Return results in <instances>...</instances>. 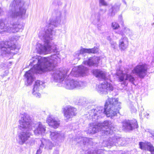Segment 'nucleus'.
Instances as JSON below:
<instances>
[{
    "label": "nucleus",
    "mask_w": 154,
    "mask_h": 154,
    "mask_svg": "<svg viewBox=\"0 0 154 154\" xmlns=\"http://www.w3.org/2000/svg\"><path fill=\"white\" fill-rule=\"evenodd\" d=\"M62 12L59 10H55L52 13V17L50 20L48 26V29L45 31H40L39 33V38L44 42V45L40 43L37 44L36 48L40 54H46L49 53L51 50L54 52H57V46L51 45L53 30L60 24L61 20Z\"/></svg>",
    "instance_id": "f257e3e1"
},
{
    "label": "nucleus",
    "mask_w": 154,
    "mask_h": 154,
    "mask_svg": "<svg viewBox=\"0 0 154 154\" xmlns=\"http://www.w3.org/2000/svg\"><path fill=\"white\" fill-rule=\"evenodd\" d=\"M60 57L57 54L47 57L37 56L35 58H33L32 63H30L34 65L33 67L25 74L26 79V85H31L34 81V73L41 74L45 71L53 70L55 64L60 62Z\"/></svg>",
    "instance_id": "f03ea898"
},
{
    "label": "nucleus",
    "mask_w": 154,
    "mask_h": 154,
    "mask_svg": "<svg viewBox=\"0 0 154 154\" xmlns=\"http://www.w3.org/2000/svg\"><path fill=\"white\" fill-rule=\"evenodd\" d=\"M20 119L19 120V128L22 131L18 135L20 144L22 145L30 138L32 133L30 132L32 128L31 127L30 118L27 114L24 113L21 114Z\"/></svg>",
    "instance_id": "7ed1b4c3"
},
{
    "label": "nucleus",
    "mask_w": 154,
    "mask_h": 154,
    "mask_svg": "<svg viewBox=\"0 0 154 154\" xmlns=\"http://www.w3.org/2000/svg\"><path fill=\"white\" fill-rule=\"evenodd\" d=\"M115 131V127L109 121H105L102 123H99L97 125L90 124L88 133L94 134L100 131L102 133L108 135L109 134H112L113 131Z\"/></svg>",
    "instance_id": "20e7f679"
},
{
    "label": "nucleus",
    "mask_w": 154,
    "mask_h": 154,
    "mask_svg": "<svg viewBox=\"0 0 154 154\" xmlns=\"http://www.w3.org/2000/svg\"><path fill=\"white\" fill-rule=\"evenodd\" d=\"M121 104L118 98H109L105 104V114L107 117L112 118L119 113V111L121 109Z\"/></svg>",
    "instance_id": "39448f33"
},
{
    "label": "nucleus",
    "mask_w": 154,
    "mask_h": 154,
    "mask_svg": "<svg viewBox=\"0 0 154 154\" xmlns=\"http://www.w3.org/2000/svg\"><path fill=\"white\" fill-rule=\"evenodd\" d=\"M23 2L21 0H14L10 6L8 15L12 18L21 17L26 12L23 7Z\"/></svg>",
    "instance_id": "423d86ee"
},
{
    "label": "nucleus",
    "mask_w": 154,
    "mask_h": 154,
    "mask_svg": "<svg viewBox=\"0 0 154 154\" xmlns=\"http://www.w3.org/2000/svg\"><path fill=\"white\" fill-rule=\"evenodd\" d=\"M20 48L15 44L12 45L9 42H0V56H12L16 54Z\"/></svg>",
    "instance_id": "0eeeda50"
},
{
    "label": "nucleus",
    "mask_w": 154,
    "mask_h": 154,
    "mask_svg": "<svg viewBox=\"0 0 154 154\" xmlns=\"http://www.w3.org/2000/svg\"><path fill=\"white\" fill-rule=\"evenodd\" d=\"M23 26L18 22L13 23L10 24L7 23L4 19H0V33L4 32L16 33L22 29Z\"/></svg>",
    "instance_id": "6e6552de"
},
{
    "label": "nucleus",
    "mask_w": 154,
    "mask_h": 154,
    "mask_svg": "<svg viewBox=\"0 0 154 154\" xmlns=\"http://www.w3.org/2000/svg\"><path fill=\"white\" fill-rule=\"evenodd\" d=\"M147 65L145 63H142L135 67L132 72L140 79H143L147 75Z\"/></svg>",
    "instance_id": "1a4fd4ad"
},
{
    "label": "nucleus",
    "mask_w": 154,
    "mask_h": 154,
    "mask_svg": "<svg viewBox=\"0 0 154 154\" xmlns=\"http://www.w3.org/2000/svg\"><path fill=\"white\" fill-rule=\"evenodd\" d=\"M87 83L85 82L79 81L73 79L66 81L65 87L69 89H73L75 88H83L86 86Z\"/></svg>",
    "instance_id": "9d476101"
},
{
    "label": "nucleus",
    "mask_w": 154,
    "mask_h": 154,
    "mask_svg": "<svg viewBox=\"0 0 154 154\" xmlns=\"http://www.w3.org/2000/svg\"><path fill=\"white\" fill-rule=\"evenodd\" d=\"M126 144V141L124 138L116 136L112 138H110L106 145L107 147H109V146L114 145L124 146Z\"/></svg>",
    "instance_id": "9b49d317"
},
{
    "label": "nucleus",
    "mask_w": 154,
    "mask_h": 154,
    "mask_svg": "<svg viewBox=\"0 0 154 154\" xmlns=\"http://www.w3.org/2000/svg\"><path fill=\"white\" fill-rule=\"evenodd\" d=\"M96 89L98 93L106 94L109 91L113 90V87L111 84L105 81L96 87Z\"/></svg>",
    "instance_id": "f8f14e48"
},
{
    "label": "nucleus",
    "mask_w": 154,
    "mask_h": 154,
    "mask_svg": "<svg viewBox=\"0 0 154 154\" xmlns=\"http://www.w3.org/2000/svg\"><path fill=\"white\" fill-rule=\"evenodd\" d=\"M105 107L103 108V106H98L96 109H93L89 111L88 114L90 117L89 119H97L100 117L102 114H105Z\"/></svg>",
    "instance_id": "ddd939ff"
},
{
    "label": "nucleus",
    "mask_w": 154,
    "mask_h": 154,
    "mask_svg": "<svg viewBox=\"0 0 154 154\" xmlns=\"http://www.w3.org/2000/svg\"><path fill=\"white\" fill-rule=\"evenodd\" d=\"M65 119L68 120L76 115V109L72 106H67L63 108Z\"/></svg>",
    "instance_id": "4468645a"
},
{
    "label": "nucleus",
    "mask_w": 154,
    "mask_h": 154,
    "mask_svg": "<svg viewBox=\"0 0 154 154\" xmlns=\"http://www.w3.org/2000/svg\"><path fill=\"white\" fill-rule=\"evenodd\" d=\"M115 33L121 35L122 37L119 40V47L121 51H124L126 49L128 45V39L124 35L122 31H115Z\"/></svg>",
    "instance_id": "2eb2a0df"
},
{
    "label": "nucleus",
    "mask_w": 154,
    "mask_h": 154,
    "mask_svg": "<svg viewBox=\"0 0 154 154\" xmlns=\"http://www.w3.org/2000/svg\"><path fill=\"white\" fill-rule=\"evenodd\" d=\"M66 74V71L59 69L54 71L52 76L55 82H60L64 80Z\"/></svg>",
    "instance_id": "dca6fc26"
},
{
    "label": "nucleus",
    "mask_w": 154,
    "mask_h": 154,
    "mask_svg": "<svg viewBox=\"0 0 154 154\" xmlns=\"http://www.w3.org/2000/svg\"><path fill=\"white\" fill-rule=\"evenodd\" d=\"M30 125L31 127L32 128V127L36 128L34 131V133L36 135H44L45 134L46 131V127L41 124L40 122L32 124L30 119Z\"/></svg>",
    "instance_id": "f3484780"
},
{
    "label": "nucleus",
    "mask_w": 154,
    "mask_h": 154,
    "mask_svg": "<svg viewBox=\"0 0 154 154\" xmlns=\"http://www.w3.org/2000/svg\"><path fill=\"white\" fill-rule=\"evenodd\" d=\"M123 128L127 130H132L138 127L137 121L135 119L131 120H125L122 122Z\"/></svg>",
    "instance_id": "a211bd4d"
},
{
    "label": "nucleus",
    "mask_w": 154,
    "mask_h": 154,
    "mask_svg": "<svg viewBox=\"0 0 154 154\" xmlns=\"http://www.w3.org/2000/svg\"><path fill=\"white\" fill-rule=\"evenodd\" d=\"M118 78L120 82L124 80H128L132 84H134V81L135 80L134 78L132 75L129 74H126L123 73L121 71H119L117 73Z\"/></svg>",
    "instance_id": "6ab92c4d"
},
{
    "label": "nucleus",
    "mask_w": 154,
    "mask_h": 154,
    "mask_svg": "<svg viewBox=\"0 0 154 154\" xmlns=\"http://www.w3.org/2000/svg\"><path fill=\"white\" fill-rule=\"evenodd\" d=\"M87 68L82 65L79 66L78 67H75L72 69L71 74L73 75H75L78 73L81 76L85 75L87 72Z\"/></svg>",
    "instance_id": "aec40b11"
},
{
    "label": "nucleus",
    "mask_w": 154,
    "mask_h": 154,
    "mask_svg": "<svg viewBox=\"0 0 154 154\" xmlns=\"http://www.w3.org/2000/svg\"><path fill=\"white\" fill-rule=\"evenodd\" d=\"M50 137L53 140H57L62 142L65 139V134L63 133L57 131L50 132Z\"/></svg>",
    "instance_id": "412c9836"
},
{
    "label": "nucleus",
    "mask_w": 154,
    "mask_h": 154,
    "mask_svg": "<svg viewBox=\"0 0 154 154\" xmlns=\"http://www.w3.org/2000/svg\"><path fill=\"white\" fill-rule=\"evenodd\" d=\"M47 122L50 126L54 128H57L60 124V121L57 119L53 117L52 116H49L47 119Z\"/></svg>",
    "instance_id": "4be33fe9"
},
{
    "label": "nucleus",
    "mask_w": 154,
    "mask_h": 154,
    "mask_svg": "<svg viewBox=\"0 0 154 154\" xmlns=\"http://www.w3.org/2000/svg\"><path fill=\"white\" fill-rule=\"evenodd\" d=\"M139 146L142 149H146L150 151L151 154H154V147L150 142H140L139 143Z\"/></svg>",
    "instance_id": "5701e85b"
},
{
    "label": "nucleus",
    "mask_w": 154,
    "mask_h": 154,
    "mask_svg": "<svg viewBox=\"0 0 154 154\" xmlns=\"http://www.w3.org/2000/svg\"><path fill=\"white\" fill-rule=\"evenodd\" d=\"M43 82L39 80H37L35 82L34 85L32 93L35 97L39 98L40 97L41 94L38 93L41 86H43Z\"/></svg>",
    "instance_id": "b1692460"
},
{
    "label": "nucleus",
    "mask_w": 154,
    "mask_h": 154,
    "mask_svg": "<svg viewBox=\"0 0 154 154\" xmlns=\"http://www.w3.org/2000/svg\"><path fill=\"white\" fill-rule=\"evenodd\" d=\"M106 11V9H100L98 12L92 15V18L94 20V23L95 24H97L100 20L101 15L105 14Z\"/></svg>",
    "instance_id": "393cba45"
},
{
    "label": "nucleus",
    "mask_w": 154,
    "mask_h": 154,
    "mask_svg": "<svg viewBox=\"0 0 154 154\" xmlns=\"http://www.w3.org/2000/svg\"><path fill=\"white\" fill-rule=\"evenodd\" d=\"M41 144L40 145L41 148L43 147L46 149H51L53 146L52 142L49 140L45 138H42L41 140Z\"/></svg>",
    "instance_id": "a878e982"
},
{
    "label": "nucleus",
    "mask_w": 154,
    "mask_h": 154,
    "mask_svg": "<svg viewBox=\"0 0 154 154\" xmlns=\"http://www.w3.org/2000/svg\"><path fill=\"white\" fill-rule=\"evenodd\" d=\"M99 60V58L97 57H91L88 61H85L83 62L84 64L89 66H96Z\"/></svg>",
    "instance_id": "bb28decb"
},
{
    "label": "nucleus",
    "mask_w": 154,
    "mask_h": 154,
    "mask_svg": "<svg viewBox=\"0 0 154 154\" xmlns=\"http://www.w3.org/2000/svg\"><path fill=\"white\" fill-rule=\"evenodd\" d=\"M92 73L96 77L101 79L106 80V73L101 70L94 69L92 71Z\"/></svg>",
    "instance_id": "cd10ccee"
},
{
    "label": "nucleus",
    "mask_w": 154,
    "mask_h": 154,
    "mask_svg": "<svg viewBox=\"0 0 154 154\" xmlns=\"http://www.w3.org/2000/svg\"><path fill=\"white\" fill-rule=\"evenodd\" d=\"M119 5L116 4L114 5L109 10V15L111 17L114 16L115 13L119 11Z\"/></svg>",
    "instance_id": "c85d7f7f"
},
{
    "label": "nucleus",
    "mask_w": 154,
    "mask_h": 154,
    "mask_svg": "<svg viewBox=\"0 0 154 154\" xmlns=\"http://www.w3.org/2000/svg\"><path fill=\"white\" fill-rule=\"evenodd\" d=\"M103 151L101 149L88 150L85 151V154H104Z\"/></svg>",
    "instance_id": "c756f323"
},
{
    "label": "nucleus",
    "mask_w": 154,
    "mask_h": 154,
    "mask_svg": "<svg viewBox=\"0 0 154 154\" xmlns=\"http://www.w3.org/2000/svg\"><path fill=\"white\" fill-rule=\"evenodd\" d=\"M83 50H84L85 53H95L97 52L98 51V49L97 47H94L92 48H84Z\"/></svg>",
    "instance_id": "7c9ffc66"
},
{
    "label": "nucleus",
    "mask_w": 154,
    "mask_h": 154,
    "mask_svg": "<svg viewBox=\"0 0 154 154\" xmlns=\"http://www.w3.org/2000/svg\"><path fill=\"white\" fill-rule=\"evenodd\" d=\"M84 48H82L81 50L75 52L74 54V57L79 59H80V57H79L80 55L85 53L84 50H83Z\"/></svg>",
    "instance_id": "2f4dec72"
},
{
    "label": "nucleus",
    "mask_w": 154,
    "mask_h": 154,
    "mask_svg": "<svg viewBox=\"0 0 154 154\" xmlns=\"http://www.w3.org/2000/svg\"><path fill=\"white\" fill-rule=\"evenodd\" d=\"M79 142L83 143L84 144H85L86 143L89 142V139L86 137H81L79 138Z\"/></svg>",
    "instance_id": "473e14b6"
},
{
    "label": "nucleus",
    "mask_w": 154,
    "mask_h": 154,
    "mask_svg": "<svg viewBox=\"0 0 154 154\" xmlns=\"http://www.w3.org/2000/svg\"><path fill=\"white\" fill-rule=\"evenodd\" d=\"M112 27L113 29H118L119 27V26L118 23L116 22H113L112 24Z\"/></svg>",
    "instance_id": "72a5a7b5"
},
{
    "label": "nucleus",
    "mask_w": 154,
    "mask_h": 154,
    "mask_svg": "<svg viewBox=\"0 0 154 154\" xmlns=\"http://www.w3.org/2000/svg\"><path fill=\"white\" fill-rule=\"evenodd\" d=\"M124 32L128 35H130L131 34V31L128 28L125 27L124 28Z\"/></svg>",
    "instance_id": "f704fd0d"
},
{
    "label": "nucleus",
    "mask_w": 154,
    "mask_h": 154,
    "mask_svg": "<svg viewBox=\"0 0 154 154\" xmlns=\"http://www.w3.org/2000/svg\"><path fill=\"white\" fill-rule=\"evenodd\" d=\"M99 5L100 6H106L107 5V4L104 0H99Z\"/></svg>",
    "instance_id": "c9c22d12"
},
{
    "label": "nucleus",
    "mask_w": 154,
    "mask_h": 154,
    "mask_svg": "<svg viewBox=\"0 0 154 154\" xmlns=\"http://www.w3.org/2000/svg\"><path fill=\"white\" fill-rule=\"evenodd\" d=\"M131 111L132 113H136L137 112L136 109L134 106L131 107Z\"/></svg>",
    "instance_id": "e433bc0d"
},
{
    "label": "nucleus",
    "mask_w": 154,
    "mask_h": 154,
    "mask_svg": "<svg viewBox=\"0 0 154 154\" xmlns=\"http://www.w3.org/2000/svg\"><path fill=\"white\" fill-rule=\"evenodd\" d=\"M110 44L111 45L112 47L113 48H115L116 47V46L117 45V44H116V42H111Z\"/></svg>",
    "instance_id": "4c0bfd02"
},
{
    "label": "nucleus",
    "mask_w": 154,
    "mask_h": 154,
    "mask_svg": "<svg viewBox=\"0 0 154 154\" xmlns=\"http://www.w3.org/2000/svg\"><path fill=\"white\" fill-rule=\"evenodd\" d=\"M147 131L148 132H149L151 134V136L150 137H153V139L154 140V133L152 132L151 130H148Z\"/></svg>",
    "instance_id": "58836bf2"
},
{
    "label": "nucleus",
    "mask_w": 154,
    "mask_h": 154,
    "mask_svg": "<svg viewBox=\"0 0 154 154\" xmlns=\"http://www.w3.org/2000/svg\"><path fill=\"white\" fill-rule=\"evenodd\" d=\"M40 147L39 149L37 150L36 154H41L42 152V150H41Z\"/></svg>",
    "instance_id": "ea45409f"
},
{
    "label": "nucleus",
    "mask_w": 154,
    "mask_h": 154,
    "mask_svg": "<svg viewBox=\"0 0 154 154\" xmlns=\"http://www.w3.org/2000/svg\"><path fill=\"white\" fill-rule=\"evenodd\" d=\"M118 154H126L125 152L121 150L118 152Z\"/></svg>",
    "instance_id": "a19ab883"
},
{
    "label": "nucleus",
    "mask_w": 154,
    "mask_h": 154,
    "mask_svg": "<svg viewBox=\"0 0 154 154\" xmlns=\"http://www.w3.org/2000/svg\"><path fill=\"white\" fill-rule=\"evenodd\" d=\"M107 39L110 42H111V38H110V36H109L107 37Z\"/></svg>",
    "instance_id": "79ce46f5"
},
{
    "label": "nucleus",
    "mask_w": 154,
    "mask_h": 154,
    "mask_svg": "<svg viewBox=\"0 0 154 154\" xmlns=\"http://www.w3.org/2000/svg\"><path fill=\"white\" fill-rule=\"evenodd\" d=\"M53 154H59V152L57 151H55L54 152Z\"/></svg>",
    "instance_id": "37998d69"
},
{
    "label": "nucleus",
    "mask_w": 154,
    "mask_h": 154,
    "mask_svg": "<svg viewBox=\"0 0 154 154\" xmlns=\"http://www.w3.org/2000/svg\"><path fill=\"white\" fill-rule=\"evenodd\" d=\"M123 2L124 3L126 4V3L125 2V1H123Z\"/></svg>",
    "instance_id": "c03bdc74"
},
{
    "label": "nucleus",
    "mask_w": 154,
    "mask_h": 154,
    "mask_svg": "<svg viewBox=\"0 0 154 154\" xmlns=\"http://www.w3.org/2000/svg\"><path fill=\"white\" fill-rule=\"evenodd\" d=\"M78 103H81V101H79L78 102Z\"/></svg>",
    "instance_id": "a18cd8bd"
},
{
    "label": "nucleus",
    "mask_w": 154,
    "mask_h": 154,
    "mask_svg": "<svg viewBox=\"0 0 154 154\" xmlns=\"http://www.w3.org/2000/svg\"><path fill=\"white\" fill-rule=\"evenodd\" d=\"M149 116V114L147 113V116Z\"/></svg>",
    "instance_id": "49530a36"
},
{
    "label": "nucleus",
    "mask_w": 154,
    "mask_h": 154,
    "mask_svg": "<svg viewBox=\"0 0 154 154\" xmlns=\"http://www.w3.org/2000/svg\"><path fill=\"white\" fill-rule=\"evenodd\" d=\"M105 142H105V141H104V142H103V143H105Z\"/></svg>",
    "instance_id": "de8ad7c7"
},
{
    "label": "nucleus",
    "mask_w": 154,
    "mask_h": 154,
    "mask_svg": "<svg viewBox=\"0 0 154 154\" xmlns=\"http://www.w3.org/2000/svg\"><path fill=\"white\" fill-rule=\"evenodd\" d=\"M126 83H124V85H126Z\"/></svg>",
    "instance_id": "09e8293b"
}]
</instances>
